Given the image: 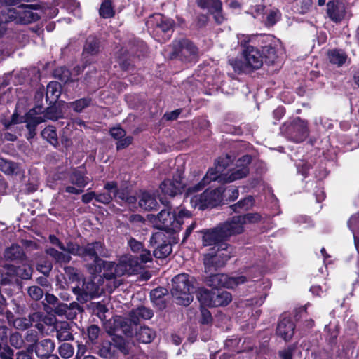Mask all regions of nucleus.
<instances>
[{
	"label": "nucleus",
	"mask_w": 359,
	"mask_h": 359,
	"mask_svg": "<svg viewBox=\"0 0 359 359\" xmlns=\"http://www.w3.org/2000/svg\"><path fill=\"white\" fill-rule=\"evenodd\" d=\"M72 292L76 295L77 302L84 304L98 295L100 288L98 285L93 280H84L82 287H74L72 288Z\"/></svg>",
	"instance_id": "nucleus-12"
},
{
	"label": "nucleus",
	"mask_w": 359,
	"mask_h": 359,
	"mask_svg": "<svg viewBox=\"0 0 359 359\" xmlns=\"http://www.w3.org/2000/svg\"><path fill=\"white\" fill-rule=\"evenodd\" d=\"M263 57L266 59V62L273 63L277 58L276 50L271 45H267L262 47V53Z\"/></svg>",
	"instance_id": "nucleus-46"
},
{
	"label": "nucleus",
	"mask_w": 359,
	"mask_h": 359,
	"mask_svg": "<svg viewBox=\"0 0 359 359\" xmlns=\"http://www.w3.org/2000/svg\"><path fill=\"white\" fill-rule=\"evenodd\" d=\"M87 333H88V338L89 339L93 342L94 341H95L98 337H99V334H100V328L97 325H90L88 330H87Z\"/></svg>",
	"instance_id": "nucleus-63"
},
{
	"label": "nucleus",
	"mask_w": 359,
	"mask_h": 359,
	"mask_svg": "<svg viewBox=\"0 0 359 359\" xmlns=\"http://www.w3.org/2000/svg\"><path fill=\"white\" fill-rule=\"evenodd\" d=\"M74 353L73 346L69 343H63L59 346V353L65 359L70 358Z\"/></svg>",
	"instance_id": "nucleus-51"
},
{
	"label": "nucleus",
	"mask_w": 359,
	"mask_h": 359,
	"mask_svg": "<svg viewBox=\"0 0 359 359\" xmlns=\"http://www.w3.org/2000/svg\"><path fill=\"white\" fill-rule=\"evenodd\" d=\"M95 200L103 204H109L113 200L112 191L96 194Z\"/></svg>",
	"instance_id": "nucleus-61"
},
{
	"label": "nucleus",
	"mask_w": 359,
	"mask_h": 359,
	"mask_svg": "<svg viewBox=\"0 0 359 359\" xmlns=\"http://www.w3.org/2000/svg\"><path fill=\"white\" fill-rule=\"evenodd\" d=\"M129 316L131 318L134 325H137L140 319L149 320L154 316V312L149 308L142 306L137 309H133Z\"/></svg>",
	"instance_id": "nucleus-27"
},
{
	"label": "nucleus",
	"mask_w": 359,
	"mask_h": 359,
	"mask_svg": "<svg viewBox=\"0 0 359 359\" xmlns=\"http://www.w3.org/2000/svg\"><path fill=\"white\" fill-rule=\"evenodd\" d=\"M53 269V264L49 261H44L43 263L38 264L37 270L48 276Z\"/></svg>",
	"instance_id": "nucleus-62"
},
{
	"label": "nucleus",
	"mask_w": 359,
	"mask_h": 359,
	"mask_svg": "<svg viewBox=\"0 0 359 359\" xmlns=\"http://www.w3.org/2000/svg\"><path fill=\"white\" fill-rule=\"evenodd\" d=\"M139 205L145 210H154L158 206L156 198L149 192H143L139 201Z\"/></svg>",
	"instance_id": "nucleus-34"
},
{
	"label": "nucleus",
	"mask_w": 359,
	"mask_h": 359,
	"mask_svg": "<svg viewBox=\"0 0 359 359\" xmlns=\"http://www.w3.org/2000/svg\"><path fill=\"white\" fill-rule=\"evenodd\" d=\"M243 224L257 223L262 219V216L257 212L247 213L243 215H238Z\"/></svg>",
	"instance_id": "nucleus-50"
},
{
	"label": "nucleus",
	"mask_w": 359,
	"mask_h": 359,
	"mask_svg": "<svg viewBox=\"0 0 359 359\" xmlns=\"http://www.w3.org/2000/svg\"><path fill=\"white\" fill-rule=\"evenodd\" d=\"M295 326L290 318H284L278 324L276 333L285 341L292 339Z\"/></svg>",
	"instance_id": "nucleus-24"
},
{
	"label": "nucleus",
	"mask_w": 359,
	"mask_h": 359,
	"mask_svg": "<svg viewBox=\"0 0 359 359\" xmlns=\"http://www.w3.org/2000/svg\"><path fill=\"white\" fill-rule=\"evenodd\" d=\"M9 341L11 345L15 348H20L24 344V339L21 334L17 332L10 335Z\"/></svg>",
	"instance_id": "nucleus-57"
},
{
	"label": "nucleus",
	"mask_w": 359,
	"mask_h": 359,
	"mask_svg": "<svg viewBox=\"0 0 359 359\" xmlns=\"http://www.w3.org/2000/svg\"><path fill=\"white\" fill-rule=\"evenodd\" d=\"M98 354L100 357L105 359H111L116 356V350L112 344V341H106L102 344Z\"/></svg>",
	"instance_id": "nucleus-40"
},
{
	"label": "nucleus",
	"mask_w": 359,
	"mask_h": 359,
	"mask_svg": "<svg viewBox=\"0 0 359 359\" xmlns=\"http://www.w3.org/2000/svg\"><path fill=\"white\" fill-rule=\"evenodd\" d=\"M175 22L172 19L168 18L160 13H155L149 16L147 21L149 28L155 29L157 32H168L172 30Z\"/></svg>",
	"instance_id": "nucleus-15"
},
{
	"label": "nucleus",
	"mask_w": 359,
	"mask_h": 359,
	"mask_svg": "<svg viewBox=\"0 0 359 359\" xmlns=\"http://www.w3.org/2000/svg\"><path fill=\"white\" fill-rule=\"evenodd\" d=\"M201 233H203L202 242L203 246H212L210 249L232 248L226 243L227 240L219 225L212 229H204Z\"/></svg>",
	"instance_id": "nucleus-8"
},
{
	"label": "nucleus",
	"mask_w": 359,
	"mask_h": 359,
	"mask_svg": "<svg viewBox=\"0 0 359 359\" xmlns=\"http://www.w3.org/2000/svg\"><path fill=\"white\" fill-rule=\"evenodd\" d=\"M111 340L114 349L119 351L124 355L130 354L134 346L132 341L126 340L118 334H114Z\"/></svg>",
	"instance_id": "nucleus-26"
},
{
	"label": "nucleus",
	"mask_w": 359,
	"mask_h": 359,
	"mask_svg": "<svg viewBox=\"0 0 359 359\" xmlns=\"http://www.w3.org/2000/svg\"><path fill=\"white\" fill-rule=\"evenodd\" d=\"M184 184L181 180H165L160 185L161 192L173 197L182 193Z\"/></svg>",
	"instance_id": "nucleus-22"
},
{
	"label": "nucleus",
	"mask_w": 359,
	"mask_h": 359,
	"mask_svg": "<svg viewBox=\"0 0 359 359\" xmlns=\"http://www.w3.org/2000/svg\"><path fill=\"white\" fill-rule=\"evenodd\" d=\"M214 294L215 290H209L201 288L198 292L197 298L201 304L207 306H213Z\"/></svg>",
	"instance_id": "nucleus-37"
},
{
	"label": "nucleus",
	"mask_w": 359,
	"mask_h": 359,
	"mask_svg": "<svg viewBox=\"0 0 359 359\" xmlns=\"http://www.w3.org/2000/svg\"><path fill=\"white\" fill-rule=\"evenodd\" d=\"M251 161V156L244 155L237 160L235 168L230 169L225 174L217 175L214 172L213 168H210L201 182L187 189V194L189 195L198 192L212 181H217L219 183H229L245 177L249 173L248 165Z\"/></svg>",
	"instance_id": "nucleus-1"
},
{
	"label": "nucleus",
	"mask_w": 359,
	"mask_h": 359,
	"mask_svg": "<svg viewBox=\"0 0 359 359\" xmlns=\"http://www.w3.org/2000/svg\"><path fill=\"white\" fill-rule=\"evenodd\" d=\"M13 325L17 329L19 330H26L32 325L28 317L16 318L13 322Z\"/></svg>",
	"instance_id": "nucleus-58"
},
{
	"label": "nucleus",
	"mask_w": 359,
	"mask_h": 359,
	"mask_svg": "<svg viewBox=\"0 0 359 359\" xmlns=\"http://www.w3.org/2000/svg\"><path fill=\"white\" fill-rule=\"evenodd\" d=\"M41 136L54 146L58 144L57 133L53 126H49L44 128L41 132Z\"/></svg>",
	"instance_id": "nucleus-42"
},
{
	"label": "nucleus",
	"mask_w": 359,
	"mask_h": 359,
	"mask_svg": "<svg viewBox=\"0 0 359 359\" xmlns=\"http://www.w3.org/2000/svg\"><path fill=\"white\" fill-rule=\"evenodd\" d=\"M69 182L79 187L84 188L89 182V178L85 175V169L82 167L71 168L68 171Z\"/></svg>",
	"instance_id": "nucleus-21"
},
{
	"label": "nucleus",
	"mask_w": 359,
	"mask_h": 359,
	"mask_svg": "<svg viewBox=\"0 0 359 359\" xmlns=\"http://www.w3.org/2000/svg\"><path fill=\"white\" fill-rule=\"evenodd\" d=\"M27 293L29 296L35 301L40 300L43 294H45L43 290L37 285L29 287L27 288Z\"/></svg>",
	"instance_id": "nucleus-54"
},
{
	"label": "nucleus",
	"mask_w": 359,
	"mask_h": 359,
	"mask_svg": "<svg viewBox=\"0 0 359 359\" xmlns=\"http://www.w3.org/2000/svg\"><path fill=\"white\" fill-rule=\"evenodd\" d=\"M254 203V198L251 196H248L243 199L239 201L238 203L232 205L230 208L235 212H240L245 211L251 208Z\"/></svg>",
	"instance_id": "nucleus-39"
},
{
	"label": "nucleus",
	"mask_w": 359,
	"mask_h": 359,
	"mask_svg": "<svg viewBox=\"0 0 359 359\" xmlns=\"http://www.w3.org/2000/svg\"><path fill=\"white\" fill-rule=\"evenodd\" d=\"M231 160L229 156L219 157L215 163L214 172L217 175L224 174V170L229 165Z\"/></svg>",
	"instance_id": "nucleus-44"
},
{
	"label": "nucleus",
	"mask_w": 359,
	"mask_h": 359,
	"mask_svg": "<svg viewBox=\"0 0 359 359\" xmlns=\"http://www.w3.org/2000/svg\"><path fill=\"white\" fill-rule=\"evenodd\" d=\"M16 168V165L13 162L0 158V170L5 174H13Z\"/></svg>",
	"instance_id": "nucleus-53"
},
{
	"label": "nucleus",
	"mask_w": 359,
	"mask_h": 359,
	"mask_svg": "<svg viewBox=\"0 0 359 359\" xmlns=\"http://www.w3.org/2000/svg\"><path fill=\"white\" fill-rule=\"evenodd\" d=\"M100 50V43L99 39L95 36H89L83 46V54L84 55H95Z\"/></svg>",
	"instance_id": "nucleus-30"
},
{
	"label": "nucleus",
	"mask_w": 359,
	"mask_h": 359,
	"mask_svg": "<svg viewBox=\"0 0 359 359\" xmlns=\"http://www.w3.org/2000/svg\"><path fill=\"white\" fill-rule=\"evenodd\" d=\"M166 236L164 233L158 231L152 234L150 238V244L156 248L154 250V256L158 259H164L172 252V245L165 241Z\"/></svg>",
	"instance_id": "nucleus-13"
},
{
	"label": "nucleus",
	"mask_w": 359,
	"mask_h": 359,
	"mask_svg": "<svg viewBox=\"0 0 359 359\" xmlns=\"http://www.w3.org/2000/svg\"><path fill=\"white\" fill-rule=\"evenodd\" d=\"M115 323L117 329H119L122 333L128 337L133 336L134 333L133 327L136 325L133 324L130 316L128 318H118L116 320Z\"/></svg>",
	"instance_id": "nucleus-32"
},
{
	"label": "nucleus",
	"mask_w": 359,
	"mask_h": 359,
	"mask_svg": "<svg viewBox=\"0 0 359 359\" xmlns=\"http://www.w3.org/2000/svg\"><path fill=\"white\" fill-rule=\"evenodd\" d=\"M228 240L231 236L242 233L244 231V225L239 216H234L231 219L219 224Z\"/></svg>",
	"instance_id": "nucleus-19"
},
{
	"label": "nucleus",
	"mask_w": 359,
	"mask_h": 359,
	"mask_svg": "<svg viewBox=\"0 0 359 359\" xmlns=\"http://www.w3.org/2000/svg\"><path fill=\"white\" fill-rule=\"evenodd\" d=\"M107 256V250L103 243L94 241L82 245L81 258L84 261H93V264L88 265L91 274L101 272V257Z\"/></svg>",
	"instance_id": "nucleus-3"
},
{
	"label": "nucleus",
	"mask_w": 359,
	"mask_h": 359,
	"mask_svg": "<svg viewBox=\"0 0 359 359\" xmlns=\"http://www.w3.org/2000/svg\"><path fill=\"white\" fill-rule=\"evenodd\" d=\"M155 332L148 327H141L136 332L137 339L142 343H150L155 337Z\"/></svg>",
	"instance_id": "nucleus-38"
},
{
	"label": "nucleus",
	"mask_w": 359,
	"mask_h": 359,
	"mask_svg": "<svg viewBox=\"0 0 359 359\" xmlns=\"http://www.w3.org/2000/svg\"><path fill=\"white\" fill-rule=\"evenodd\" d=\"M156 219L158 222V228L161 229L170 231H176L177 229V223H178V220L176 222V212L172 213L170 208L161 210L157 215Z\"/></svg>",
	"instance_id": "nucleus-17"
},
{
	"label": "nucleus",
	"mask_w": 359,
	"mask_h": 359,
	"mask_svg": "<svg viewBox=\"0 0 359 359\" xmlns=\"http://www.w3.org/2000/svg\"><path fill=\"white\" fill-rule=\"evenodd\" d=\"M307 122L297 117L294 118L287 128V135L294 142L304 141L309 135Z\"/></svg>",
	"instance_id": "nucleus-14"
},
{
	"label": "nucleus",
	"mask_w": 359,
	"mask_h": 359,
	"mask_svg": "<svg viewBox=\"0 0 359 359\" xmlns=\"http://www.w3.org/2000/svg\"><path fill=\"white\" fill-rule=\"evenodd\" d=\"M43 114L47 120L56 121L61 116L60 111L55 107H48Z\"/></svg>",
	"instance_id": "nucleus-59"
},
{
	"label": "nucleus",
	"mask_w": 359,
	"mask_h": 359,
	"mask_svg": "<svg viewBox=\"0 0 359 359\" xmlns=\"http://www.w3.org/2000/svg\"><path fill=\"white\" fill-rule=\"evenodd\" d=\"M100 15L103 18H110L114 17L115 11L110 0H104L99 10Z\"/></svg>",
	"instance_id": "nucleus-43"
},
{
	"label": "nucleus",
	"mask_w": 359,
	"mask_h": 359,
	"mask_svg": "<svg viewBox=\"0 0 359 359\" xmlns=\"http://www.w3.org/2000/svg\"><path fill=\"white\" fill-rule=\"evenodd\" d=\"M172 57H178L182 60L191 61L198 57V49L189 40L182 39L172 43Z\"/></svg>",
	"instance_id": "nucleus-10"
},
{
	"label": "nucleus",
	"mask_w": 359,
	"mask_h": 359,
	"mask_svg": "<svg viewBox=\"0 0 359 359\" xmlns=\"http://www.w3.org/2000/svg\"><path fill=\"white\" fill-rule=\"evenodd\" d=\"M79 304L81 303L79 302H72L69 304H67V308L63 316L68 319H74L77 313L83 312V308Z\"/></svg>",
	"instance_id": "nucleus-41"
},
{
	"label": "nucleus",
	"mask_w": 359,
	"mask_h": 359,
	"mask_svg": "<svg viewBox=\"0 0 359 359\" xmlns=\"http://www.w3.org/2000/svg\"><path fill=\"white\" fill-rule=\"evenodd\" d=\"M327 14L334 22H340L346 15V6L339 1H330L327 4Z\"/></svg>",
	"instance_id": "nucleus-20"
},
{
	"label": "nucleus",
	"mask_w": 359,
	"mask_h": 359,
	"mask_svg": "<svg viewBox=\"0 0 359 359\" xmlns=\"http://www.w3.org/2000/svg\"><path fill=\"white\" fill-rule=\"evenodd\" d=\"M56 337L60 341H70L74 339L71 332V327L66 321L58 323L55 326Z\"/></svg>",
	"instance_id": "nucleus-28"
},
{
	"label": "nucleus",
	"mask_w": 359,
	"mask_h": 359,
	"mask_svg": "<svg viewBox=\"0 0 359 359\" xmlns=\"http://www.w3.org/2000/svg\"><path fill=\"white\" fill-rule=\"evenodd\" d=\"M61 94V85L57 81L50 82L46 87V100L49 104L55 102Z\"/></svg>",
	"instance_id": "nucleus-33"
},
{
	"label": "nucleus",
	"mask_w": 359,
	"mask_h": 359,
	"mask_svg": "<svg viewBox=\"0 0 359 359\" xmlns=\"http://www.w3.org/2000/svg\"><path fill=\"white\" fill-rule=\"evenodd\" d=\"M32 273V269L31 267L27 266H18L17 277H19L22 279L27 280L31 278Z\"/></svg>",
	"instance_id": "nucleus-60"
},
{
	"label": "nucleus",
	"mask_w": 359,
	"mask_h": 359,
	"mask_svg": "<svg viewBox=\"0 0 359 359\" xmlns=\"http://www.w3.org/2000/svg\"><path fill=\"white\" fill-rule=\"evenodd\" d=\"M81 249L82 246L79 245L78 243L69 241L67 243L66 245H65V249L62 250V251L70 256L73 255L81 257Z\"/></svg>",
	"instance_id": "nucleus-49"
},
{
	"label": "nucleus",
	"mask_w": 359,
	"mask_h": 359,
	"mask_svg": "<svg viewBox=\"0 0 359 359\" xmlns=\"http://www.w3.org/2000/svg\"><path fill=\"white\" fill-rule=\"evenodd\" d=\"M104 188L108 191H112L113 198L118 199L129 204H134L137 201L135 196L129 195L127 188H118L117 182L114 181L106 182Z\"/></svg>",
	"instance_id": "nucleus-18"
},
{
	"label": "nucleus",
	"mask_w": 359,
	"mask_h": 359,
	"mask_svg": "<svg viewBox=\"0 0 359 359\" xmlns=\"http://www.w3.org/2000/svg\"><path fill=\"white\" fill-rule=\"evenodd\" d=\"M167 293V290L163 287L156 288L151 291V300L159 309H163L166 306L165 296Z\"/></svg>",
	"instance_id": "nucleus-29"
},
{
	"label": "nucleus",
	"mask_w": 359,
	"mask_h": 359,
	"mask_svg": "<svg viewBox=\"0 0 359 359\" xmlns=\"http://www.w3.org/2000/svg\"><path fill=\"white\" fill-rule=\"evenodd\" d=\"M40 111L41 107H36L30 110L27 115V118L25 121L27 123L26 126L29 130L30 135L32 136L34 135L35 134V130L36 127L37 126V124L33 121V119L32 118V116L39 114Z\"/></svg>",
	"instance_id": "nucleus-45"
},
{
	"label": "nucleus",
	"mask_w": 359,
	"mask_h": 359,
	"mask_svg": "<svg viewBox=\"0 0 359 359\" xmlns=\"http://www.w3.org/2000/svg\"><path fill=\"white\" fill-rule=\"evenodd\" d=\"M65 274L71 282L78 281L80 278L78 269L72 266H66L64 269Z\"/></svg>",
	"instance_id": "nucleus-55"
},
{
	"label": "nucleus",
	"mask_w": 359,
	"mask_h": 359,
	"mask_svg": "<svg viewBox=\"0 0 359 359\" xmlns=\"http://www.w3.org/2000/svg\"><path fill=\"white\" fill-rule=\"evenodd\" d=\"M327 59L330 64L340 67L348 61L347 53L341 49L334 48L327 51Z\"/></svg>",
	"instance_id": "nucleus-25"
},
{
	"label": "nucleus",
	"mask_w": 359,
	"mask_h": 359,
	"mask_svg": "<svg viewBox=\"0 0 359 359\" xmlns=\"http://www.w3.org/2000/svg\"><path fill=\"white\" fill-rule=\"evenodd\" d=\"M213 298V306L215 307L226 306L232 300L231 293L227 291L215 290Z\"/></svg>",
	"instance_id": "nucleus-36"
},
{
	"label": "nucleus",
	"mask_w": 359,
	"mask_h": 359,
	"mask_svg": "<svg viewBox=\"0 0 359 359\" xmlns=\"http://www.w3.org/2000/svg\"><path fill=\"white\" fill-rule=\"evenodd\" d=\"M33 346H28L25 351H21L17 353L16 359H32Z\"/></svg>",
	"instance_id": "nucleus-64"
},
{
	"label": "nucleus",
	"mask_w": 359,
	"mask_h": 359,
	"mask_svg": "<svg viewBox=\"0 0 359 359\" xmlns=\"http://www.w3.org/2000/svg\"><path fill=\"white\" fill-rule=\"evenodd\" d=\"M348 226L353 234V238L355 236V233L359 231V212L351 217L348 221Z\"/></svg>",
	"instance_id": "nucleus-56"
},
{
	"label": "nucleus",
	"mask_w": 359,
	"mask_h": 359,
	"mask_svg": "<svg viewBox=\"0 0 359 359\" xmlns=\"http://www.w3.org/2000/svg\"><path fill=\"white\" fill-rule=\"evenodd\" d=\"M171 294L177 300V304L188 306L193 300L191 290L194 289L189 276L182 273L175 276L172 280Z\"/></svg>",
	"instance_id": "nucleus-4"
},
{
	"label": "nucleus",
	"mask_w": 359,
	"mask_h": 359,
	"mask_svg": "<svg viewBox=\"0 0 359 359\" xmlns=\"http://www.w3.org/2000/svg\"><path fill=\"white\" fill-rule=\"evenodd\" d=\"M54 76L62 82L67 83L70 80L71 73L65 67H60L54 71Z\"/></svg>",
	"instance_id": "nucleus-52"
},
{
	"label": "nucleus",
	"mask_w": 359,
	"mask_h": 359,
	"mask_svg": "<svg viewBox=\"0 0 359 359\" xmlns=\"http://www.w3.org/2000/svg\"><path fill=\"white\" fill-rule=\"evenodd\" d=\"M18 11L14 9L4 8L1 10V13L8 12L10 13L9 18H18L20 21L24 24H29L35 22L40 18V15L34 11L36 7L32 5L22 4Z\"/></svg>",
	"instance_id": "nucleus-11"
},
{
	"label": "nucleus",
	"mask_w": 359,
	"mask_h": 359,
	"mask_svg": "<svg viewBox=\"0 0 359 359\" xmlns=\"http://www.w3.org/2000/svg\"><path fill=\"white\" fill-rule=\"evenodd\" d=\"M4 255L6 260L11 261L22 260L25 257L22 248L18 245H12L6 248Z\"/></svg>",
	"instance_id": "nucleus-35"
},
{
	"label": "nucleus",
	"mask_w": 359,
	"mask_h": 359,
	"mask_svg": "<svg viewBox=\"0 0 359 359\" xmlns=\"http://www.w3.org/2000/svg\"><path fill=\"white\" fill-rule=\"evenodd\" d=\"M45 298L42 302L44 311L47 313H53L58 316H63L67 304L61 302L54 294L46 292Z\"/></svg>",
	"instance_id": "nucleus-16"
},
{
	"label": "nucleus",
	"mask_w": 359,
	"mask_h": 359,
	"mask_svg": "<svg viewBox=\"0 0 359 359\" xmlns=\"http://www.w3.org/2000/svg\"><path fill=\"white\" fill-rule=\"evenodd\" d=\"M233 256V248L210 249L203 255V264L205 273H212L225 266Z\"/></svg>",
	"instance_id": "nucleus-5"
},
{
	"label": "nucleus",
	"mask_w": 359,
	"mask_h": 359,
	"mask_svg": "<svg viewBox=\"0 0 359 359\" xmlns=\"http://www.w3.org/2000/svg\"><path fill=\"white\" fill-rule=\"evenodd\" d=\"M91 102L92 100L90 97H84L70 102L69 104L74 111L76 112H81L83 109L89 107L91 104Z\"/></svg>",
	"instance_id": "nucleus-48"
},
{
	"label": "nucleus",
	"mask_w": 359,
	"mask_h": 359,
	"mask_svg": "<svg viewBox=\"0 0 359 359\" xmlns=\"http://www.w3.org/2000/svg\"><path fill=\"white\" fill-rule=\"evenodd\" d=\"M45 252L57 264H67L72 260V257L69 255L66 254L63 251H59L52 247L46 248Z\"/></svg>",
	"instance_id": "nucleus-31"
},
{
	"label": "nucleus",
	"mask_w": 359,
	"mask_h": 359,
	"mask_svg": "<svg viewBox=\"0 0 359 359\" xmlns=\"http://www.w3.org/2000/svg\"><path fill=\"white\" fill-rule=\"evenodd\" d=\"M247 277L244 276H228L224 273L210 274L205 279V284L213 288L220 287L234 288L240 284L245 283Z\"/></svg>",
	"instance_id": "nucleus-9"
},
{
	"label": "nucleus",
	"mask_w": 359,
	"mask_h": 359,
	"mask_svg": "<svg viewBox=\"0 0 359 359\" xmlns=\"http://www.w3.org/2000/svg\"><path fill=\"white\" fill-rule=\"evenodd\" d=\"M223 192L224 191L222 187L212 190L206 189L201 194L193 196L190 199L191 205L201 210L208 208H214L221 203Z\"/></svg>",
	"instance_id": "nucleus-7"
},
{
	"label": "nucleus",
	"mask_w": 359,
	"mask_h": 359,
	"mask_svg": "<svg viewBox=\"0 0 359 359\" xmlns=\"http://www.w3.org/2000/svg\"><path fill=\"white\" fill-rule=\"evenodd\" d=\"M197 4L201 8H206L210 13L215 8H220L222 6L221 0H198Z\"/></svg>",
	"instance_id": "nucleus-47"
},
{
	"label": "nucleus",
	"mask_w": 359,
	"mask_h": 359,
	"mask_svg": "<svg viewBox=\"0 0 359 359\" xmlns=\"http://www.w3.org/2000/svg\"><path fill=\"white\" fill-rule=\"evenodd\" d=\"M137 262L131 257L121 258L120 262L115 264L112 262L102 261L101 269L103 276L107 280H114L126 273L131 274L136 271Z\"/></svg>",
	"instance_id": "nucleus-2"
},
{
	"label": "nucleus",
	"mask_w": 359,
	"mask_h": 359,
	"mask_svg": "<svg viewBox=\"0 0 359 359\" xmlns=\"http://www.w3.org/2000/svg\"><path fill=\"white\" fill-rule=\"evenodd\" d=\"M244 62L239 60H231L230 63L235 71L243 72L247 69H258L263 65V56L260 50L252 46H248L243 50Z\"/></svg>",
	"instance_id": "nucleus-6"
},
{
	"label": "nucleus",
	"mask_w": 359,
	"mask_h": 359,
	"mask_svg": "<svg viewBox=\"0 0 359 359\" xmlns=\"http://www.w3.org/2000/svg\"><path fill=\"white\" fill-rule=\"evenodd\" d=\"M29 346H33V351L39 358L41 359L48 356L55 349V343L50 339H44L35 344H29Z\"/></svg>",
	"instance_id": "nucleus-23"
}]
</instances>
